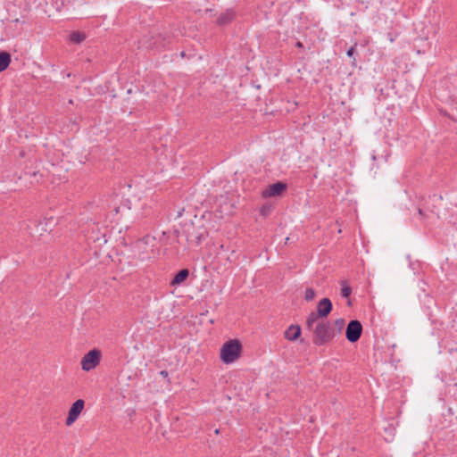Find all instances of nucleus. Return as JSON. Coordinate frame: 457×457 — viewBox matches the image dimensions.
<instances>
[{
    "instance_id": "f257e3e1",
    "label": "nucleus",
    "mask_w": 457,
    "mask_h": 457,
    "mask_svg": "<svg viewBox=\"0 0 457 457\" xmlns=\"http://www.w3.org/2000/svg\"><path fill=\"white\" fill-rule=\"evenodd\" d=\"M335 337V331L328 321L320 320L313 329L312 343L317 346L329 343Z\"/></svg>"
},
{
    "instance_id": "f03ea898",
    "label": "nucleus",
    "mask_w": 457,
    "mask_h": 457,
    "mask_svg": "<svg viewBox=\"0 0 457 457\" xmlns=\"http://www.w3.org/2000/svg\"><path fill=\"white\" fill-rule=\"evenodd\" d=\"M242 345L237 339H229L225 342L220 352V358L225 364H230L236 361L241 354Z\"/></svg>"
},
{
    "instance_id": "7ed1b4c3",
    "label": "nucleus",
    "mask_w": 457,
    "mask_h": 457,
    "mask_svg": "<svg viewBox=\"0 0 457 457\" xmlns=\"http://www.w3.org/2000/svg\"><path fill=\"white\" fill-rule=\"evenodd\" d=\"M101 351L94 348L87 353L81 360V368L85 371L95 369L100 362Z\"/></svg>"
},
{
    "instance_id": "20e7f679",
    "label": "nucleus",
    "mask_w": 457,
    "mask_h": 457,
    "mask_svg": "<svg viewBox=\"0 0 457 457\" xmlns=\"http://www.w3.org/2000/svg\"><path fill=\"white\" fill-rule=\"evenodd\" d=\"M362 333V325L357 320H350L346 326L345 337L350 343L357 342Z\"/></svg>"
},
{
    "instance_id": "39448f33",
    "label": "nucleus",
    "mask_w": 457,
    "mask_h": 457,
    "mask_svg": "<svg viewBox=\"0 0 457 457\" xmlns=\"http://www.w3.org/2000/svg\"><path fill=\"white\" fill-rule=\"evenodd\" d=\"M85 406V402L82 399H78L75 401L69 410L68 417L66 418V425L71 426L79 418V414L83 411Z\"/></svg>"
},
{
    "instance_id": "423d86ee",
    "label": "nucleus",
    "mask_w": 457,
    "mask_h": 457,
    "mask_svg": "<svg viewBox=\"0 0 457 457\" xmlns=\"http://www.w3.org/2000/svg\"><path fill=\"white\" fill-rule=\"evenodd\" d=\"M287 188V185L282 181H277L270 185L263 192V197L280 196Z\"/></svg>"
},
{
    "instance_id": "0eeeda50",
    "label": "nucleus",
    "mask_w": 457,
    "mask_h": 457,
    "mask_svg": "<svg viewBox=\"0 0 457 457\" xmlns=\"http://www.w3.org/2000/svg\"><path fill=\"white\" fill-rule=\"evenodd\" d=\"M333 309L332 302L329 298H322L317 305L316 312L321 319L327 318Z\"/></svg>"
},
{
    "instance_id": "6e6552de",
    "label": "nucleus",
    "mask_w": 457,
    "mask_h": 457,
    "mask_svg": "<svg viewBox=\"0 0 457 457\" xmlns=\"http://www.w3.org/2000/svg\"><path fill=\"white\" fill-rule=\"evenodd\" d=\"M235 18V12L231 9H228L225 12L220 13L217 18L216 23L219 26H226L229 24Z\"/></svg>"
},
{
    "instance_id": "1a4fd4ad",
    "label": "nucleus",
    "mask_w": 457,
    "mask_h": 457,
    "mask_svg": "<svg viewBox=\"0 0 457 457\" xmlns=\"http://www.w3.org/2000/svg\"><path fill=\"white\" fill-rule=\"evenodd\" d=\"M301 327L298 325H290L285 331V337L289 341H295L301 336Z\"/></svg>"
},
{
    "instance_id": "9d476101",
    "label": "nucleus",
    "mask_w": 457,
    "mask_h": 457,
    "mask_svg": "<svg viewBox=\"0 0 457 457\" xmlns=\"http://www.w3.org/2000/svg\"><path fill=\"white\" fill-rule=\"evenodd\" d=\"M189 276V270L187 269H182L178 271L170 281V286L177 287L181 285L187 280Z\"/></svg>"
},
{
    "instance_id": "9b49d317",
    "label": "nucleus",
    "mask_w": 457,
    "mask_h": 457,
    "mask_svg": "<svg viewBox=\"0 0 457 457\" xmlns=\"http://www.w3.org/2000/svg\"><path fill=\"white\" fill-rule=\"evenodd\" d=\"M12 62L11 54L7 51H0V72L5 71Z\"/></svg>"
},
{
    "instance_id": "f8f14e48",
    "label": "nucleus",
    "mask_w": 457,
    "mask_h": 457,
    "mask_svg": "<svg viewBox=\"0 0 457 457\" xmlns=\"http://www.w3.org/2000/svg\"><path fill=\"white\" fill-rule=\"evenodd\" d=\"M86 38V35L80 31H73L70 35V40L74 44H80Z\"/></svg>"
},
{
    "instance_id": "ddd939ff",
    "label": "nucleus",
    "mask_w": 457,
    "mask_h": 457,
    "mask_svg": "<svg viewBox=\"0 0 457 457\" xmlns=\"http://www.w3.org/2000/svg\"><path fill=\"white\" fill-rule=\"evenodd\" d=\"M320 316L317 312H311L306 320V327L308 329H312V326L318 323Z\"/></svg>"
},
{
    "instance_id": "4468645a",
    "label": "nucleus",
    "mask_w": 457,
    "mask_h": 457,
    "mask_svg": "<svg viewBox=\"0 0 457 457\" xmlns=\"http://www.w3.org/2000/svg\"><path fill=\"white\" fill-rule=\"evenodd\" d=\"M341 285V296L343 298H348L352 294L351 287L346 283V281H342Z\"/></svg>"
},
{
    "instance_id": "2eb2a0df",
    "label": "nucleus",
    "mask_w": 457,
    "mask_h": 457,
    "mask_svg": "<svg viewBox=\"0 0 457 457\" xmlns=\"http://www.w3.org/2000/svg\"><path fill=\"white\" fill-rule=\"evenodd\" d=\"M315 295H316V293H315V290L312 287H308L306 288L305 290V293H304V299L306 301H312L315 298Z\"/></svg>"
},
{
    "instance_id": "dca6fc26",
    "label": "nucleus",
    "mask_w": 457,
    "mask_h": 457,
    "mask_svg": "<svg viewBox=\"0 0 457 457\" xmlns=\"http://www.w3.org/2000/svg\"><path fill=\"white\" fill-rule=\"evenodd\" d=\"M272 206L270 204H263L261 207L260 213L263 217H267L271 212Z\"/></svg>"
},
{
    "instance_id": "f3484780",
    "label": "nucleus",
    "mask_w": 457,
    "mask_h": 457,
    "mask_svg": "<svg viewBox=\"0 0 457 457\" xmlns=\"http://www.w3.org/2000/svg\"><path fill=\"white\" fill-rule=\"evenodd\" d=\"M345 325V319L340 318V319H337L335 320V327L337 329L338 333H341Z\"/></svg>"
},
{
    "instance_id": "a211bd4d",
    "label": "nucleus",
    "mask_w": 457,
    "mask_h": 457,
    "mask_svg": "<svg viewBox=\"0 0 457 457\" xmlns=\"http://www.w3.org/2000/svg\"><path fill=\"white\" fill-rule=\"evenodd\" d=\"M354 53H355V46H351L347 50L346 54H347L348 57L352 58L353 56Z\"/></svg>"
},
{
    "instance_id": "6ab92c4d",
    "label": "nucleus",
    "mask_w": 457,
    "mask_h": 457,
    "mask_svg": "<svg viewBox=\"0 0 457 457\" xmlns=\"http://www.w3.org/2000/svg\"><path fill=\"white\" fill-rule=\"evenodd\" d=\"M203 234H198L197 236L195 237V245H200L201 242L203 241Z\"/></svg>"
},
{
    "instance_id": "aec40b11",
    "label": "nucleus",
    "mask_w": 457,
    "mask_h": 457,
    "mask_svg": "<svg viewBox=\"0 0 457 457\" xmlns=\"http://www.w3.org/2000/svg\"><path fill=\"white\" fill-rule=\"evenodd\" d=\"M418 213L421 218L426 216L422 208H418Z\"/></svg>"
},
{
    "instance_id": "412c9836",
    "label": "nucleus",
    "mask_w": 457,
    "mask_h": 457,
    "mask_svg": "<svg viewBox=\"0 0 457 457\" xmlns=\"http://www.w3.org/2000/svg\"><path fill=\"white\" fill-rule=\"evenodd\" d=\"M295 46L298 47V48H303V45L302 42L298 41V42H296Z\"/></svg>"
},
{
    "instance_id": "4be33fe9",
    "label": "nucleus",
    "mask_w": 457,
    "mask_h": 457,
    "mask_svg": "<svg viewBox=\"0 0 457 457\" xmlns=\"http://www.w3.org/2000/svg\"><path fill=\"white\" fill-rule=\"evenodd\" d=\"M120 207L118 206V207H114V209L112 210L116 214H118L120 212Z\"/></svg>"
},
{
    "instance_id": "5701e85b",
    "label": "nucleus",
    "mask_w": 457,
    "mask_h": 457,
    "mask_svg": "<svg viewBox=\"0 0 457 457\" xmlns=\"http://www.w3.org/2000/svg\"><path fill=\"white\" fill-rule=\"evenodd\" d=\"M161 374H162V376H167V375H168V372H167V371H165V370H162V371H161Z\"/></svg>"
},
{
    "instance_id": "b1692460",
    "label": "nucleus",
    "mask_w": 457,
    "mask_h": 457,
    "mask_svg": "<svg viewBox=\"0 0 457 457\" xmlns=\"http://www.w3.org/2000/svg\"><path fill=\"white\" fill-rule=\"evenodd\" d=\"M187 241H193V239L191 238V236H189V235H187Z\"/></svg>"
},
{
    "instance_id": "393cba45",
    "label": "nucleus",
    "mask_w": 457,
    "mask_h": 457,
    "mask_svg": "<svg viewBox=\"0 0 457 457\" xmlns=\"http://www.w3.org/2000/svg\"><path fill=\"white\" fill-rule=\"evenodd\" d=\"M214 432H215V434H219L220 433V429L217 428V429L214 430Z\"/></svg>"
}]
</instances>
